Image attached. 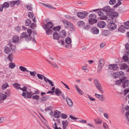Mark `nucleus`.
Wrapping results in <instances>:
<instances>
[{
    "mask_svg": "<svg viewBox=\"0 0 129 129\" xmlns=\"http://www.w3.org/2000/svg\"><path fill=\"white\" fill-rule=\"evenodd\" d=\"M52 107L51 106L49 107V114L51 117H54L56 118H58L60 117L61 113L60 111L56 110L53 112L52 110Z\"/></svg>",
    "mask_w": 129,
    "mask_h": 129,
    "instance_id": "1",
    "label": "nucleus"
},
{
    "mask_svg": "<svg viewBox=\"0 0 129 129\" xmlns=\"http://www.w3.org/2000/svg\"><path fill=\"white\" fill-rule=\"evenodd\" d=\"M62 22L65 27L67 28H69L72 31H74L75 29V27L70 22L63 20Z\"/></svg>",
    "mask_w": 129,
    "mask_h": 129,
    "instance_id": "2",
    "label": "nucleus"
},
{
    "mask_svg": "<svg viewBox=\"0 0 129 129\" xmlns=\"http://www.w3.org/2000/svg\"><path fill=\"white\" fill-rule=\"evenodd\" d=\"M62 123L63 126V129H67V127L68 126L69 122L67 120H64L62 121ZM53 127L55 129H62L60 127H58L56 123H55L53 125Z\"/></svg>",
    "mask_w": 129,
    "mask_h": 129,
    "instance_id": "3",
    "label": "nucleus"
},
{
    "mask_svg": "<svg viewBox=\"0 0 129 129\" xmlns=\"http://www.w3.org/2000/svg\"><path fill=\"white\" fill-rule=\"evenodd\" d=\"M105 63V60L104 59L101 58L99 60L98 67V72H99L102 70V68L104 66Z\"/></svg>",
    "mask_w": 129,
    "mask_h": 129,
    "instance_id": "4",
    "label": "nucleus"
},
{
    "mask_svg": "<svg viewBox=\"0 0 129 129\" xmlns=\"http://www.w3.org/2000/svg\"><path fill=\"white\" fill-rule=\"evenodd\" d=\"M94 83L95 86L102 93H104L103 91L101 86L99 82L96 79H94Z\"/></svg>",
    "mask_w": 129,
    "mask_h": 129,
    "instance_id": "5",
    "label": "nucleus"
},
{
    "mask_svg": "<svg viewBox=\"0 0 129 129\" xmlns=\"http://www.w3.org/2000/svg\"><path fill=\"white\" fill-rule=\"evenodd\" d=\"M88 14V13L84 11L82 12H80L77 13L78 17L80 18L83 19L85 18Z\"/></svg>",
    "mask_w": 129,
    "mask_h": 129,
    "instance_id": "6",
    "label": "nucleus"
},
{
    "mask_svg": "<svg viewBox=\"0 0 129 129\" xmlns=\"http://www.w3.org/2000/svg\"><path fill=\"white\" fill-rule=\"evenodd\" d=\"M47 20H45L43 22V25L42 26L46 31V33L47 35H48V22Z\"/></svg>",
    "mask_w": 129,
    "mask_h": 129,
    "instance_id": "7",
    "label": "nucleus"
},
{
    "mask_svg": "<svg viewBox=\"0 0 129 129\" xmlns=\"http://www.w3.org/2000/svg\"><path fill=\"white\" fill-rule=\"evenodd\" d=\"M7 95L8 96H9L11 94L10 93H9L7 94H6V95L0 93V104L2 103L3 102V101L6 99V97H7Z\"/></svg>",
    "mask_w": 129,
    "mask_h": 129,
    "instance_id": "8",
    "label": "nucleus"
},
{
    "mask_svg": "<svg viewBox=\"0 0 129 129\" xmlns=\"http://www.w3.org/2000/svg\"><path fill=\"white\" fill-rule=\"evenodd\" d=\"M124 74V73L122 71L116 72L113 75V77L114 78H117L118 77L122 76Z\"/></svg>",
    "mask_w": 129,
    "mask_h": 129,
    "instance_id": "9",
    "label": "nucleus"
},
{
    "mask_svg": "<svg viewBox=\"0 0 129 129\" xmlns=\"http://www.w3.org/2000/svg\"><path fill=\"white\" fill-rule=\"evenodd\" d=\"M120 69L122 70L126 69L127 70V72H129V66H128L126 63H122L120 65Z\"/></svg>",
    "mask_w": 129,
    "mask_h": 129,
    "instance_id": "10",
    "label": "nucleus"
},
{
    "mask_svg": "<svg viewBox=\"0 0 129 129\" xmlns=\"http://www.w3.org/2000/svg\"><path fill=\"white\" fill-rule=\"evenodd\" d=\"M108 27L110 30H112L115 29L117 27V26L114 23H112L108 24Z\"/></svg>",
    "mask_w": 129,
    "mask_h": 129,
    "instance_id": "11",
    "label": "nucleus"
},
{
    "mask_svg": "<svg viewBox=\"0 0 129 129\" xmlns=\"http://www.w3.org/2000/svg\"><path fill=\"white\" fill-rule=\"evenodd\" d=\"M106 23L103 21L99 22L97 23V25L100 28H103L106 26Z\"/></svg>",
    "mask_w": 129,
    "mask_h": 129,
    "instance_id": "12",
    "label": "nucleus"
},
{
    "mask_svg": "<svg viewBox=\"0 0 129 129\" xmlns=\"http://www.w3.org/2000/svg\"><path fill=\"white\" fill-rule=\"evenodd\" d=\"M118 68V67L116 64H110L109 66V68L111 70H116Z\"/></svg>",
    "mask_w": 129,
    "mask_h": 129,
    "instance_id": "13",
    "label": "nucleus"
},
{
    "mask_svg": "<svg viewBox=\"0 0 129 129\" xmlns=\"http://www.w3.org/2000/svg\"><path fill=\"white\" fill-rule=\"evenodd\" d=\"M95 95L97 98L102 101H105V98H104L103 95H101L95 93Z\"/></svg>",
    "mask_w": 129,
    "mask_h": 129,
    "instance_id": "14",
    "label": "nucleus"
},
{
    "mask_svg": "<svg viewBox=\"0 0 129 129\" xmlns=\"http://www.w3.org/2000/svg\"><path fill=\"white\" fill-rule=\"evenodd\" d=\"M20 4V1L19 0L11 2L9 4L12 7H14L15 5H18Z\"/></svg>",
    "mask_w": 129,
    "mask_h": 129,
    "instance_id": "15",
    "label": "nucleus"
},
{
    "mask_svg": "<svg viewBox=\"0 0 129 129\" xmlns=\"http://www.w3.org/2000/svg\"><path fill=\"white\" fill-rule=\"evenodd\" d=\"M39 93V92L37 91H35L34 93H33L31 92H27V97L31 99L32 96H33L34 94L36 93L38 94Z\"/></svg>",
    "mask_w": 129,
    "mask_h": 129,
    "instance_id": "16",
    "label": "nucleus"
},
{
    "mask_svg": "<svg viewBox=\"0 0 129 129\" xmlns=\"http://www.w3.org/2000/svg\"><path fill=\"white\" fill-rule=\"evenodd\" d=\"M53 37L54 39L56 40H59L60 37L58 33L56 31H55L53 33Z\"/></svg>",
    "mask_w": 129,
    "mask_h": 129,
    "instance_id": "17",
    "label": "nucleus"
},
{
    "mask_svg": "<svg viewBox=\"0 0 129 129\" xmlns=\"http://www.w3.org/2000/svg\"><path fill=\"white\" fill-rule=\"evenodd\" d=\"M105 12H111L112 11V9L109 6H105L102 9Z\"/></svg>",
    "mask_w": 129,
    "mask_h": 129,
    "instance_id": "18",
    "label": "nucleus"
},
{
    "mask_svg": "<svg viewBox=\"0 0 129 129\" xmlns=\"http://www.w3.org/2000/svg\"><path fill=\"white\" fill-rule=\"evenodd\" d=\"M124 80L122 83V86L124 88L129 87V80Z\"/></svg>",
    "mask_w": 129,
    "mask_h": 129,
    "instance_id": "19",
    "label": "nucleus"
},
{
    "mask_svg": "<svg viewBox=\"0 0 129 129\" xmlns=\"http://www.w3.org/2000/svg\"><path fill=\"white\" fill-rule=\"evenodd\" d=\"M19 38L18 36H15L13 37L11 41L14 43H17L19 41Z\"/></svg>",
    "mask_w": 129,
    "mask_h": 129,
    "instance_id": "20",
    "label": "nucleus"
},
{
    "mask_svg": "<svg viewBox=\"0 0 129 129\" xmlns=\"http://www.w3.org/2000/svg\"><path fill=\"white\" fill-rule=\"evenodd\" d=\"M125 80H126V78L125 77H123V78L119 80H117L116 82V84L117 85H119L120 84L122 83H123V81Z\"/></svg>",
    "mask_w": 129,
    "mask_h": 129,
    "instance_id": "21",
    "label": "nucleus"
},
{
    "mask_svg": "<svg viewBox=\"0 0 129 129\" xmlns=\"http://www.w3.org/2000/svg\"><path fill=\"white\" fill-rule=\"evenodd\" d=\"M66 101L68 105L71 107L73 105V103L72 100L69 98L67 97L66 98Z\"/></svg>",
    "mask_w": 129,
    "mask_h": 129,
    "instance_id": "22",
    "label": "nucleus"
},
{
    "mask_svg": "<svg viewBox=\"0 0 129 129\" xmlns=\"http://www.w3.org/2000/svg\"><path fill=\"white\" fill-rule=\"evenodd\" d=\"M94 120L96 124H100L102 122V120L98 118H95L94 119Z\"/></svg>",
    "mask_w": 129,
    "mask_h": 129,
    "instance_id": "23",
    "label": "nucleus"
},
{
    "mask_svg": "<svg viewBox=\"0 0 129 129\" xmlns=\"http://www.w3.org/2000/svg\"><path fill=\"white\" fill-rule=\"evenodd\" d=\"M91 31L92 33L94 34H97L99 32V30L96 27H94L92 28Z\"/></svg>",
    "mask_w": 129,
    "mask_h": 129,
    "instance_id": "24",
    "label": "nucleus"
},
{
    "mask_svg": "<svg viewBox=\"0 0 129 129\" xmlns=\"http://www.w3.org/2000/svg\"><path fill=\"white\" fill-rule=\"evenodd\" d=\"M77 24L79 27H82L85 26V23L83 21L80 20L78 22Z\"/></svg>",
    "mask_w": 129,
    "mask_h": 129,
    "instance_id": "25",
    "label": "nucleus"
},
{
    "mask_svg": "<svg viewBox=\"0 0 129 129\" xmlns=\"http://www.w3.org/2000/svg\"><path fill=\"white\" fill-rule=\"evenodd\" d=\"M66 35V33L65 31L62 30L59 33V36L61 38H64Z\"/></svg>",
    "mask_w": 129,
    "mask_h": 129,
    "instance_id": "26",
    "label": "nucleus"
},
{
    "mask_svg": "<svg viewBox=\"0 0 129 129\" xmlns=\"http://www.w3.org/2000/svg\"><path fill=\"white\" fill-rule=\"evenodd\" d=\"M75 87L79 94L82 95L84 94V92L80 89L76 85H75Z\"/></svg>",
    "mask_w": 129,
    "mask_h": 129,
    "instance_id": "27",
    "label": "nucleus"
},
{
    "mask_svg": "<svg viewBox=\"0 0 129 129\" xmlns=\"http://www.w3.org/2000/svg\"><path fill=\"white\" fill-rule=\"evenodd\" d=\"M98 21V20L96 19H89V23L90 24H93Z\"/></svg>",
    "mask_w": 129,
    "mask_h": 129,
    "instance_id": "28",
    "label": "nucleus"
},
{
    "mask_svg": "<svg viewBox=\"0 0 129 129\" xmlns=\"http://www.w3.org/2000/svg\"><path fill=\"white\" fill-rule=\"evenodd\" d=\"M118 14L117 12H114L111 13L110 14V16L112 17H117L118 16Z\"/></svg>",
    "mask_w": 129,
    "mask_h": 129,
    "instance_id": "29",
    "label": "nucleus"
},
{
    "mask_svg": "<svg viewBox=\"0 0 129 129\" xmlns=\"http://www.w3.org/2000/svg\"><path fill=\"white\" fill-rule=\"evenodd\" d=\"M53 26V24L51 22H49V34H51L52 32V30L50 29Z\"/></svg>",
    "mask_w": 129,
    "mask_h": 129,
    "instance_id": "30",
    "label": "nucleus"
},
{
    "mask_svg": "<svg viewBox=\"0 0 129 129\" xmlns=\"http://www.w3.org/2000/svg\"><path fill=\"white\" fill-rule=\"evenodd\" d=\"M118 30L120 32L124 33L125 30L124 25H121L118 28Z\"/></svg>",
    "mask_w": 129,
    "mask_h": 129,
    "instance_id": "31",
    "label": "nucleus"
},
{
    "mask_svg": "<svg viewBox=\"0 0 129 129\" xmlns=\"http://www.w3.org/2000/svg\"><path fill=\"white\" fill-rule=\"evenodd\" d=\"M123 60L124 62H126L129 63V58L127 56L125 55L123 56Z\"/></svg>",
    "mask_w": 129,
    "mask_h": 129,
    "instance_id": "32",
    "label": "nucleus"
},
{
    "mask_svg": "<svg viewBox=\"0 0 129 129\" xmlns=\"http://www.w3.org/2000/svg\"><path fill=\"white\" fill-rule=\"evenodd\" d=\"M4 50L5 53L7 54H9L11 51L10 48L7 46L5 47Z\"/></svg>",
    "mask_w": 129,
    "mask_h": 129,
    "instance_id": "33",
    "label": "nucleus"
},
{
    "mask_svg": "<svg viewBox=\"0 0 129 129\" xmlns=\"http://www.w3.org/2000/svg\"><path fill=\"white\" fill-rule=\"evenodd\" d=\"M65 41L66 43L67 44H70L71 43V40L69 37H68L66 38Z\"/></svg>",
    "mask_w": 129,
    "mask_h": 129,
    "instance_id": "34",
    "label": "nucleus"
},
{
    "mask_svg": "<svg viewBox=\"0 0 129 129\" xmlns=\"http://www.w3.org/2000/svg\"><path fill=\"white\" fill-rule=\"evenodd\" d=\"M55 94L58 96L60 95L62 92L59 89L56 88L55 90Z\"/></svg>",
    "mask_w": 129,
    "mask_h": 129,
    "instance_id": "35",
    "label": "nucleus"
},
{
    "mask_svg": "<svg viewBox=\"0 0 129 129\" xmlns=\"http://www.w3.org/2000/svg\"><path fill=\"white\" fill-rule=\"evenodd\" d=\"M9 86L8 84L7 83H5L3 84L2 86V89L3 90L6 89Z\"/></svg>",
    "mask_w": 129,
    "mask_h": 129,
    "instance_id": "36",
    "label": "nucleus"
},
{
    "mask_svg": "<svg viewBox=\"0 0 129 129\" xmlns=\"http://www.w3.org/2000/svg\"><path fill=\"white\" fill-rule=\"evenodd\" d=\"M19 69L23 72H25V71H26L27 72H29V71L26 70V68L22 66H20L19 67Z\"/></svg>",
    "mask_w": 129,
    "mask_h": 129,
    "instance_id": "37",
    "label": "nucleus"
},
{
    "mask_svg": "<svg viewBox=\"0 0 129 129\" xmlns=\"http://www.w3.org/2000/svg\"><path fill=\"white\" fill-rule=\"evenodd\" d=\"M2 5L3 8L6 9L9 7L10 4L7 2H5Z\"/></svg>",
    "mask_w": 129,
    "mask_h": 129,
    "instance_id": "38",
    "label": "nucleus"
},
{
    "mask_svg": "<svg viewBox=\"0 0 129 129\" xmlns=\"http://www.w3.org/2000/svg\"><path fill=\"white\" fill-rule=\"evenodd\" d=\"M25 23L26 25L30 26L31 25V21L29 19H27L26 20Z\"/></svg>",
    "mask_w": 129,
    "mask_h": 129,
    "instance_id": "39",
    "label": "nucleus"
},
{
    "mask_svg": "<svg viewBox=\"0 0 129 129\" xmlns=\"http://www.w3.org/2000/svg\"><path fill=\"white\" fill-rule=\"evenodd\" d=\"M15 66V64L14 63H12V61L11 62L9 65V67L11 69H14Z\"/></svg>",
    "mask_w": 129,
    "mask_h": 129,
    "instance_id": "40",
    "label": "nucleus"
},
{
    "mask_svg": "<svg viewBox=\"0 0 129 129\" xmlns=\"http://www.w3.org/2000/svg\"><path fill=\"white\" fill-rule=\"evenodd\" d=\"M49 63L54 68H58V66L55 62H52L51 61H49Z\"/></svg>",
    "mask_w": 129,
    "mask_h": 129,
    "instance_id": "41",
    "label": "nucleus"
},
{
    "mask_svg": "<svg viewBox=\"0 0 129 129\" xmlns=\"http://www.w3.org/2000/svg\"><path fill=\"white\" fill-rule=\"evenodd\" d=\"M99 18L101 20H105L107 19L108 17L107 15H103L102 16L99 17Z\"/></svg>",
    "mask_w": 129,
    "mask_h": 129,
    "instance_id": "42",
    "label": "nucleus"
},
{
    "mask_svg": "<svg viewBox=\"0 0 129 129\" xmlns=\"http://www.w3.org/2000/svg\"><path fill=\"white\" fill-rule=\"evenodd\" d=\"M52 87H52L51 89V91H49V94H51L52 95H53L54 92L55 88V87L54 86Z\"/></svg>",
    "mask_w": 129,
    "mask_h": 129,
    "instance_id": "43",
    "label": "nucleus"
},
{
    "mask_svg": "<svg viewBox=\"0 0 129 129\" xmlns=\"http://www.w3.org/2000/svg\"><path fill=\"white\" fill-rule=\"evenodd\" d=\"M13 85L14 88L16 89H19L20 87V85L17 83H15L14 84H13Z\"/></svg>",
    "mask_w": 129,
    "mask_h": 129,
    "instance_id": "44",
    "label": "nucleus"
},
{
    "mask_svg": "<svg viewBox=\"0 0 129 129\" xmlns=\"http://www.w3.org/2000/svg\"><path fill=\"white\" fill-rule=\"evenodd\" d=\"M89 19H96V15L94 14H91L89 15Z\"/></svg>",
    "mask_w": 129,
    "mask_h": 129,
    "instance_id": "45",
    "label": "nucleus"
},
{
    "mask_svg": "<svg viewBox=\"0 0 129 129\" xmlns=\"http://www.w3.org/2000/svg\"><path fill=\"white\" fill-rule=\"evenodd\" d=\"M60 116L61 118L63 119H65L67 118L68 117L67 115L64 113L61 114Z\"/></svg>",
    "mask_w": 129,
    "mask_h": 129,
    "instance_id": "46",
    "label": "nucleus"
},
{
    "mask_svg": "<svg viewBox=\"0 0 129 129\" xmlns=\"http://www.w3.org/2000/svg\"><path fill=\"white\" fill-rule=\"evenodd\" d=\"M27 36V34L26 33L23 32L21 34L20 36V38L21 39L23 38H24L26 37Z\"/></svg>",
    "mask_w": 129,
    "mask_h": 129,
    "instance_id": "47",
    "label": "nucleus"
},
{
    "mask_svg": "<svg viewBox=\"0 0 129 129\" xmlns=\"http://www.w3.org/2000/svg\"><path fill=\"white\" fill-rule=\"evenodd\" d=\"M61 28V27L60 26H57L54 27L53 29V30H56L58 31Z\"/></svg>",
    "mask_w": 129,
    "mask_h": 129,
    "instance_id": "48",
    "label": "nucleus"
},
{
    "mask_svg": "<svg viewBox=\"0 0 129 129\" xmlns=\"http://www.w3.org/2000/svg\"><path fill=\"white\" fill-rule=\"evenodd\" d=\"M124 27L125 28L127 29H129V23L128 22H126L125 23Z\"/></svg>",
    "mask_w": 129,
    "mask_h": 129,
    "instance_id": "49",
    "label": "nucleus"
},
{
    "mask_svg": "<svg viewBox=\"0 0 129 129\" xmlns=\"http://www.w3.org/2000/svg\"><path fill=\"white\" fill-rule=\"evenodd\" d=\"M8 58L9 60L11 62L12 61L13 58V54L12 53L8 55Z\"/></svg>",
    "mask_w": 129,
    "mask_h": 129,
    "instance_id": "50",
    "label": "nucleus"
},
{
    "mask_svg": "<svg viewBox=\"0 0 129 129\" xmlns=\"http://www.w3.org/2000/svg\"><path fill=\"white\" fill-rule=\"evenodd\" d=\"M107 21L109 24L113 23L112 18L111 17L109 18Z\"/></svg>",
    "mask_w": 129,
    "mask_h": 129,
    "instance_id": "51",
    "label": "nucleus"
},
{
    "mask_svg": "<svg viewBox=\"0 0 129 129\" xmlns=\"http://www.w3.org/2000/svg\"><path fill=\"white\" fill-rule=\"evenodd\" d=\"M116 0H110L109 2V4L111 5H114L116 3Z\"/></svg>",
    "mask_w": 129,
    "mask_h": 129,
    "instance_id": "52",
    "label": "nucleus"
},
{
    "mask_svg": "<svg viewBox=\"0 0 129 129\" xmlns=\"http://www.w3.org/2000/svg\"><path fill=\"white\" fill-rule=\"evenodd\" d=\"M122 0H118V2L114 6V7L116 8L119 6V5L121 4V1Z\"/></svg>",
    "mask_w": 129,
    "mask_h": 129,
    "instance_id": "53",
    "label": "nucleus"
},
{
    "mask_svg": "<svg viewBox=\"0 0 129 129\" xmlns=\"http://www.w3.org/2000/svg\"><path fill=\"white\" fill-rule=\"evenodd\" d=\"M30 26L31 28L35 29L36 26V25L35 23H33L32 24H31V25Z\"/></svg>",
    "mask_w": 129,
    "mask_h": 129,
    "instance_id": "54",
    "label": "nucleus"
},
{
    "mask_svg": "<svg viewBox=\"0 0 129 129\" xmlns=\"http://www.w3.org/2000/svg\"><path fill=\"white\" fill-rule=\"evenodd\" d=\"M27 9L29 10H31L32 9V6L31 5H27L25 6Z\"/></svg>",
    "mask_w": 129,
    "mask_h": 129,
    "instance_id": "55",
    "label": "nucleus"
},
{
    "mask_svg": "<svg viewBox=\"0 0 129 129\" xmlns=\"http://www.w3.org/2000/svg\"><path fill=\"white\" fill-rule=\"evenodd\" d=\"M32 98L34 99L38 100L39 99L40 97L39 95H35L34 96H33Z\"/></svg>",
    "mask_w": 129,
    "mask_h": 129,
    "instance_id": "56",
    "label": "nucleus"
},
{
    "mask_svg": "<svg viewBox=\"0 0 129 129\" xmlns=\"http://www.w3.org/2000/svg\"><path fill=\"white\" fill-rule=\"evenodd\" d=\"M37 76L38 78L41 80H42L43 79V77H44V76L43 75L38 74H37Z\"/></svg>",
    "mask_w": 129,
    "mask_h": 129,
    "instance_id": "57",
    "label": "nucleus"
},
{
    "mask_svg": "<svg viewBox=\"0 0 129 129\" xmlns=\"http://www.w3.org/2000/svg\"><path fill=\"white\" fill-rule=\"evenodd\" d=\"M28 16L30 18H32L34 16V14L31 12H29L28 13Z\"/></svg>",
    "mask_w": 129,
    "mask_h": 129,
    "instance_id": "58",
    "label": "nucleus"
},
{
    "mask_svg": "<svg viewBox=\"0 0 129 129\" xmlns=\"http://www.w3.org/2000/svg\"><path fill=\"white\" fill-rule=\"evenodd\" d=\"M30 72V74L32 76H35V74H37L36 72L35 71H34L33 72H31V71H29Z\"/></svg>",
    "mask_w": 129,
    "mask_h": 129,
    "instance_id": "59",
    "label": "nucleus"
},
{
    "mask_svg": "<svg viewBox=\"0 0 129 129\" xmlns=\"http://www.w3.org/2000/svg\"><path fill=\"white\" fill-rule=\"evenodd\" d=\"M31 39V38L30 37V36L28 35V36H26V40L28 41L30 40Z\"/></svg>",
    "mask_w": 129,
    "mask_h": 129,
    "instance_id": "60",
    "label": "nucleus"
},
{
    "mask_svg": "<svg viewBox=\"0 0 129 129\" xmlns=\"http://www.w3.org/2000/svg\"><path fill=\"white\" fill-rule=\"evenodd\" d=\"M129 92V88H127L124 90V93L125 95H126Z\"/></svg>",
    "mask_w": 129,
    "mask_h": 129,
    "instance_id": "61",
    "label": "nucleus"
},
{
    "mask_svg": "<svg viewBox=\"0 0 129 129\" xmlns=\"http://www.w3.org/2000/svg\"><path fill=\"white\" fill-rule=\"evenodd\" d=\"M27 88L25 86H24L22 88H20V89L22 90L23 92L25 91L26 90Z\"/></svg>",
    "mask_w": 129,
    "mask_h": 129,
    "instance_id": "62",
    "label": "nucleus"
},
{
    "mask_svg": "<svg viewBox=\"0 0 129 129\" xmlns=\"http://www.w3.org/2000/svg\"><path fill=\"white\" fill-rule=\"evenodd\" d=\"M49 84L52 87H53L54 84L49 79Z\"/></svg>",
    "mask_w": 129,
    "mask_h": 129,
    "instance_id": "63",
    "label": "nucleus"
},
{
    "mask_svg": "<svg viewBox=\"0 0 129 129\" xmlns=\"http://www.w3.org/2000/svg\"><path fill=\"white\" fill-rule=\"evenodd\" d=\"M58 42L60 44L62 45H63L64 44V41L62 40H59Z\"/></svg>",
    "mask_w": 129,
    "mask_h": 129,
    "instance_id": "64",
    "label": "nucleus"
}]
</instances>
